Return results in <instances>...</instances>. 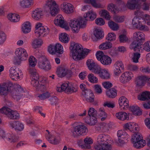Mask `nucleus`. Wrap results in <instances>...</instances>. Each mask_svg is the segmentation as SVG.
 I'll return each instance as SVG.
<instances>
[{
	"label": "nucleus",
	"mask_w": 150,
	"mask_h": 150,
	"mask_svg": "<svg viewBox=\"0 0 150 150\" xmlns=\"http://www.w3.org/2000/svg\"><path fill=\"white\" fill-rule=\"evenodd\" d=\"M5 140H6L11 142H15L17 141L18 138L14 134H9L6 136V138Z\"/></svg>",
	"instance_id": "42"
},
{
	"label": "nucleus",
	"mask_w": 150,
	"mask_h": 150,
	"mask_svg": "<svg viewBox=\"0 0 150 150\" xmlns=\"http://www.w3.org/2000/svg\"><path fill=\"white\" fill-rule=\"evenodd\" d=\"M10 76L13 80L17 81L19 79V70L15 67H11L9 70Z\"/></svg>",
	"instance_id": "20"
},
{
	"label": "nucleus",
	"mask_w": 150,
	"mask_h": 150,
	"mask_svg": "<svg viewBox=\"0 0 150 150\" xmlns=\"http://www.w3.org/2000/svg\"><path fill=\"white\" fill-rule=\"evenodd\" d=\"M45 32L46 29L44 27H41L40 29H35V34L37 37H42L46 35Z\"/></svg>",
	"instance_id": "31"
},
{
	"label": "nucleus",
	"mask_w": 150,
	"mask_h": 150,
	"mask_svg": "<svg viewBox=\"0 0 150 150\" xmlns=\"http://www.w3.org/2000/svg\"><path fill=\"white\" fill-rule=\"evenodd\" d=\"M31 30L30 23L27 22L23 24L22 30L23 33H27L30 32Z\"/></svg>",
	"instance_id": "38"
},
{
	"label": "nucleus",
	"mask_w": 150,
	"mask_h": 150,
	"mask_svg": "<svg viewBox=\"0 0 150 150\" xmlns=\"http://www.w3.org/2000/svg\"><path fill=\"white\" fill-rule=\"evenodd\" d=\"M86 3L91 4L95 8H103V6L100 3H97L95 0H85Z\"/></svg>",
	"instance_id": "41"
},
{
	"label": "nucleus",
	"mask_w": 150,
	"mask_h": 150,
	"mask_svg": "<svg viewBox=\"0 0 150 150\" xmlns=\"http://www.w3.org/2000/svg\"><path fill=\"white\" fill-rule=\"evenodd\" d=\"M57 72L58 76L60 77L66 76L67 78H70L71 76V71L62 67L58 68Z\"/></svg>",
	"instance_id": "15"
},
{
	"label": "nucleus",
	"mask_w": 150,
	"mask_h": 150,
	"mask_svg": "<svg viewBox=\"0 0 150 150\" xmlns=\"http://www.w3.org/2000/svg\"><path fill=\"white\" fill-rule=\"evenodd\" d=\"M42 43V42L41 40L36 39L34 40L32 45L33 47L35 49L40 47Z\"/></svg>",
	"instance_id": "50"
},
{
	"label": "nucleus",
	"mask_w": 150,
	"mask_h": 150,
	"mask_svg": "<svg viewBox=\"0 0 150 150\" xmlns=\"http://www.w3.org/2000/svg\"><path fill=\"white\" fill-rule=\"evenodd\" d=\"M61 135L59 133H57L54 135L47 136L46 139L50 143L54 145L58 144L61 140L60 136Z\"/></svg>",
	"instance_id": "14"
},
{
	"label": "nucleus",
	"mask_w": 150,
	"mask_h": 150,
	"mask_svg": "<svg viewBox=\"0 0 150 150\" xmlns=\"http://www.w3.org/2000/svg\"><path fill=\"white\" fill-rule=\"evenodd\" d=\"M88 77L89 81L92 83H97L98 82L97 78L92 73L88 74Z\"/></svg>",
	"instance_id": "53"
},
{
	"label": "nucleus",
	"mask_w": 150,
	"mask_h": 150,
	"mask_svg": "<svg viewBox=\"0 0 150 150\" xmlns=\"http://www.w3.org/2000/svg\"><path fill=\"white\" fill-rule=\"evenodd\" d=\"M29 72L32 77V80L39 79V76L38 73L37 72L35 69L34 68L28 69Z\"/></svg>",
	"instance_id": "35"
},
{
	"label": "nucleus",
	"mask_w": 150,
	"mask_h": 150,
	"mask_svg": "<svg viewBox=\"0 0 150 150\" xmlns=\"http://www.w3.org/2000/svg\"><path fill=\"white\" fill-rule=\"evenodd\" d=\"M36 54L38 59V67L46 71L50 70L51 68L50 63L45 56L38 52H37Z\"/></svg>",
	"instance_id": "6"
},
{
	"label": "nucleus",
	"mask_w": 150,
	"mask_h": 150,
	"mask_svg": "<svg viewBox=\"0 0 150 150\" xmlns=\"http://www.w3.org/2000/svg\"><path fill=\"white\" fill-rule=\"evenodd\" d=\"M116 116L118 119L122 120H128L129 119L127 113L125 112H121L117 113L116 114Z\"/></svg>",
	"instance_id": "32"
},
{
	"label": "nucleus",
	"mask_w": 150,
	"mask_h": 150,
	"mask_svg": "<svg viewBox=\"0 0 150 150\" xmlns=\"http://www.w3.org/2000/svg\"><path fill=\"white\" fill-rule=\"evenodd\" d=\"M140 1V0H129L126 6L129 9L134 10L140 6L139 4Z\"/></svg>",
	"instance_id": "17"
},
{
	"label": "nucleus",
	"mask_w": 150,
	"mask_h": 150,
	"mask_svg": "<svg viewBox=\"0 0 150 150\" xmlns=\"http://www.w3.org/2000/svg\"><path fill=\"white\" fill-rule=\"evenodd\" d=\"M54 22L55 25L64 28L66 30H68L69 29L67 23L64 21L63 17L61 15H59L56 17Z\"/></svg>",
	"instance_id": "11"
},
{
	"label": "nucleus",
	"mask_w": 150,
	"mask_h": 150,
	"mask_svg": "<svg viewBox=\"0 0 150 150\" xmlns=\"http://www.w3.org/2000/svg\"><path fill=\"white\" fill-rule=\"evenodd\" d=\"M12 88V83L11 82H7L2 85L0 84V95L2 96H7Z\"/></svg>",
	"instance_id": "12"
},
{
	"label": "nucleus",
	"mask_w": 150,
	"mask_h": 150,
	"mask_svg": "<svg viewBox=\"0 0 150 150\" xmlns=\"http://www.w3.org/2000/svg\"><path fill=\"white\" fill-rule=\"evenodd\" d=\"M10 126L16 130L21 131L24 128V125L18 121H14L13 122L10 123Z\"/></svg>",
	"instance_id": "23"
},
{
	"label": "nucleus",
	"mask_w": 150,
	"mask_h": 150,
	"mask_svg": "<svg viewBox=\"0 0 150 150\" xmlns=\"http://www.w3.org/2000/svg\"><path fill=\"white\" fill-rule=\"evenodd\" d=\"M85 20L81 17L71 19L69 23L72 31L74 33H77L80 28H85L86 26Z\"/></svg>",
	"instance_id": "2"
},
{
	"label": "nucleus",
	"mask_w": 150,
	"mask_h": 150,
	"mask_svg": "<svg viewBox=\"0 0 150 150\" xmlns=\"http://www.w3.org/2000/svg\"><path fill=\"white\" fill-rule=\"evenodd\" d=\"M105 136L103 134L99 135L97 138V141L98 144L96 145H100L105 143Z\"/></svg>",
	"instance_id": "56"
},
{
	"label": "nucleus",
	"mask_w": 150,
	"mask_h": 150,
	"mask_svg": "<svg viewBox=\"0 0 150 150\" xmlns=\"http://www.w3.org/2000/svg\"><path fill=\"white\" fill-rule=\"evenodd\" d=\"M15 53L16 55L21 57L22 60L26 59L28 56L26 51L23 48H19L17 49Z\"/></svg>",
	"instance_id": "21"
},
{
	"label": "nucleus",
	"mask_w": 150,
	"mask_h": 150,
	"mask_svg": "<svg viewBox=\"0 0 150 150\" xmlns=\"http://www.w3.org/2000/svg\"><path fill=\"white\" fill-rule=\"evenodd\" d=\"M82 46L74 42H71L69 49L72 54V57L74 60L78 61L82 59Z\"/></svg>",
	"instance_id": "4"
},
{
	"label": "nucleus",
	"mask_w": 150,
	"mask_h": 150,
	"mask_svg": "<svg viewBox=\"0 0 150 150\" xmlns=\"http://www.w3.org/2000/svg\"><path fill=\"white\" fill-rule=\"evenodd\" d=\"M33 3V0H21L20 2V6L23 8L29 7Z\"/></svg>",
	"instance_id": "30"
},
{
	"label": "nucleus",
	"mask_w": 150,
	"mask_h": 150,
	"mask_svg": "<svg viewBox=\"0 0 150 150\" xmlns=\"http://www.w3.org/2000/svg\"><path fill=\"white\" fill-rule=\"evenodd\" d=\"M82 94L86 98V100L88 102L91 103L92 104L96 105L97 102L94 100L95 96L92 91L90 90H88L84 93Z\"/></svg>",
	"instance_id": "13"
},
{
	"label": "nucleus",
	"mask_w": 150,
	"mask_h": 150,
	"mask_svg": "<svg viewBox=\"0 0 150 150\" xmlns=\"http://www.w3.org/2000/svg\"><path fill=\"white\" fill-rule=\"evenodd\" d=\"M108 9L114 13H116L118 11V8L113 4H110L108 6Z\"/></svg>",
	"instance_id": "51"
},
{
	"label": "nucleus",
	"mask_w": 150,
	"mask_h": 150,
	"mask_svg": "<svg viewBox=\"0 0 150 150\" xmlns=\"http://www.w3.org/2000/svg\"><path fill=\"white\" fill-rule=\"evenodd\" d=\"M106 94L109 98H114L117 95V91L114 88H111L106 91Z\"/></svg>",
	"instance_id": "33"
},
{
	"label": "nucleus",
	"mask_w": 150,
	"mask_h": 150,
	"mask_svg": "<svg viewBox=\"0 0 150 150\" xmlns=\"http://www.w3.org/2000/svg\"><path fill=\"white\" fill-rule=\"evenodd\" d=\"M134 41L130 45V48L135 52H140L142 50L141 45L143 41L145 40V35L142 32L138 31L133 34Z\"/></svg>",
	"instance_id": "1"
},
{
	"label": "nucleus",
	"mask_w": 150,
	"mask_h": 150,
	"mask_svg": "<svg viewBox=\"0 0 150 150\" xmlns=\"http://www.w3.org/2000/svg\"><path fill=\"white\" fill-rule=\"evenodd\" d=\"M96 13L92 10L86 13V15L84 16L83 18L85 19V22L86 24L87 21H92L96 18Z\"/></svg>",
	"instance_id": "24"
},
{
	"label": "nucleus",
	"mask_w": 150,
	"mask_h": 150,
	"mask_svg": "<svg viewBox=\"0 0 150 150\" xmlns=\"http://www.w3.org/2000/svg\"><path fill=\"white\" fill-rule=\"evenodd\" d=\"M108 25L110 28L113 30L116 31L118 29V24L113 21H109L108 22Z\"/></svg>",
	"instance_id": "45"
},
{
	"label": "nucleus",
	"mask_w": 150,
	"mask_h": 150,
	"mask_svg": "<svg viewBox=\"0 0 150 150\" xmlns=\"http://www.w3.org/2000/svg\"><path fill=\"white\" fill-rule=\"evenodd\" d=\"M133 77V74L131 72H125L122 74L120 77V81L123 83L128 82Z\"/></svg>",
	"instance_id": "19"
},
{
	"label": "nucleus",
	"mask_w": 150,
	"mask_h": 150,
	"mask_svg": "<svg viewBox=\"0 0 150 150\" xmlns=\"http://www.w3.org/2000/svg\"><path fill=\"white\" fill-rule=\"evenodd\" d=\"M48 100L50 104L52 106H57L59 103V99L56 96L51 97Z\"/></svg>",
	"instance_id": "47"
},
{
	"label": "nucleus",
	"mask_w": 150,
	"mask_h": 150,
	"mask_svg": "<svg viewBox=\"0 0 150 150\" xmlns=\"http://www.w3.org/2000/svg\"><path fill=\"white\" fill-rule=\"evenodd\" d=\"M22 60H23L21 58V57L16 55L13 60V62L16 65H19L21 64V62Z\"/></svg>",
	"instance_id": "63"
},
{
	"label": "nucleus",
	"mask_w": 150,
	"mask_h": 150,
	"mask_svg": "<svg viewBox=\"0 0 150 150\" xmlns=\"http://www.w3.org/2000/svg\"><path fill=\"white\" fill-rule=\"evenodd\" d=\"M116 38L115 34L112 33H108L106 39L107 41L110 42L113 41L115 40Z\"/></svg>",
	"instance_id": "54"
},
{
	"label": "nucleus",
	"mask_w": 150,
	"mask_h": 150,
	"mask_svg": "<svg viewBox=\"0 0 150 150\" xmlns=\"http://www.w3.org/2000/svg\"><path fill=\"white\" fill-rule=\"evenodd\" d=\"M29 68H33L36 65L37 61L36 59L34 57L31 56L29 58Z\"/></svg>",
	"instance_id": "48"
},
{
	"label": "nucleus",
	"mask_w": 150,
	"mask_h": 150,
	"mask_svg": "<svg viewBox=\"0 0 150 150\" xmlns=\"http://www.w3.org/2000/svg\"><path fill=\"white\" fill-rule=\"evenodd\" d=\"M59 39L61 42L64 43H68L69 40L66 33H62L59 36Z\"/></svg>",
	"instance_id": "46"
},
{
	"label": "nucleus",
	"mask_w": 150,
	"mask_h": 150,
	"mask_svg": "<svg viewBox=\"0 0 150 150\" xmlns=\"http://www.w3.org/2000/svg\"><path fill=\"white\" fill-rule=\"evenodd\" d=\"M43 16L42 11L40 8H37L33 11L32 15L33 18L36 20H38L42 18Z\"/></svg>",
	"instance_id": "26"
},
{
	"label": "nucleus",
	"mask_w": 150,
	"mask_h": 150,
	"mask_svg": "<svg viewBox=\"0 0 150 150\" xmlns=\"http://www.w3.org/2000/svg\"><path fill=\"white\" fill-rule=\"evenodd\" d=\"M119 41L121 43H125L127 42L128 39L127 37L125 34H121L119 37Z\"/></svg>",
	"instance_id": "59"
},
{
	"label": "nucleus",
	"mask_w": 150,
	"mask_h": 150,
	"mask_svg": "<svg viewBox=\"0 0 150 150\" xmlns=\"http://www.w3.org/2000/svg\"><path fill=\"white\" fill-rule=\"evenodd\" d=\"M96 111L94 108H89L88 112V115L89 117L96 116Z\"/></svg>",
	"instance_id": "64"
},
{
	"label": "nucleus",
	"mask_w": 150,
	"mask_h": 150,
	"mask_svg": "<svg viewBox=\"0 0 150 150\" xmlns=\"http://www.w3.org/2000/svg\"><path fill=\"white\" fill-rule=\"evenodd\" d=\"M63 91H64L66 93H72L77 91V88L73 87L71 84L67 83H63L61 86Z\"/></svg>",
	"instance_id": "16"
},
{
	"label": "nucleus",
	"mask_w": 150,
	"mask_h": 150,
	"mask_svg": "<svg viewBox=\"0 0 150 150\" xmlns=\"http://www.w3.org/2000/svg\"><path fill=\"white\" fill-rule=\"evenodd\" d=\"M98 75L100 78L103 79H107L110 77L108 71L105 69H102Z\"/></svg>",
	"instance_id": "39"
},
{
	"label": "nucleus",
	"mask_w": 150,
	"mask_h": 150,
	"mask_svg": "<svg viewBox=\"0 0 150 150\" xmlns=\"http://www.w3.org/2000/svg\"><path fill=\"white\" fill-rule=\"evenodd\" d=\"M134 14L136 16L133 19L132 24L133 27L135 28L142 30H144L148 31L149 29L148 27L145 25H143L142 23V19L139 16L141 15V11L138 10L134 11Z\"/></svg>",
	"instance_id": "3"
},
{
	"label": "nucleus",
	"mask_w": 150,
	"mask_h": 150,
	"mask_svg": "<svg viewBox=\"0 0 150 150\" xmlns=\"http://www.w3.org/2000/svg\"><path fill=\"white\" fill-rule=\"evenodd\" d=\"M44 10L47 13L50 12L52 16H54L58 13L59 8L55 1L48 0L46 2Z\"/></svg>",
	"instance_id": "5"
},
{
	"label": "nucleus",
	"mask_w": 150,
	"mask_h": 150,
	"mask_svg": "<svg viewBox=\"0 0 150 150\" xmlns=\"http://www.w3.org/2000/svg\"><path fill=\"white\" fill-rule=\"evenodd\" d=\"M6 36L3 32L0 30V45L3 44L5 41Z\"/></svg>",
	"instance_id": "58"
},
{
	"label": "nucleus",
	"mask_w": 150,
	"mask_h": 150,
	"mask_svg": "<svg viewBox=\"0 0 150 150\" xmlns=\"http://www.w3.org/2000/svg\"><path fill=\"white\" fill-rule=\"evenodd\" d=\"M61 8L63 11L67 13H70L74 11L72 5L70 4L63 3L61 5Z\"/></svg>",
	"instance_id": "18"
},
{
	"label": "nucleus",
	"mask_w": 150,
	"mask_h": 150,
	"mask_svg": "<svg viewBox=\"0 0 150 150\" xmlns=\"http://www.w3.org/2000/svg\"><path fill=\"white\" fill-rule=\"evenodd\" d=\"M131 140L134 147L137 149L142 148L146 144L145 140L143 139L142 135L139 133L134 134Z\"/></svg>",
	"instance_id": "8"
},
{
	"label": "nucleus",
	"mask_w": 150,
	"mask_h": 150,
	"mask_svg": "<svg viewBox=\"0 0 150 150\" xmlns=\"http://www.w3.org/2000/svg\"><path fill=\"white\" fill-rule=\"evenodd\" d=\"M56 54L58 55L62 54L63 52V47L60 44L57 43L55 45Z\"/></svg>",
	"instance_id": "44"
},
{
	"label": "nucleus",
	"mask_w": 150,
	"mask_h": 150,
	"mask_svg": "<svg viewBox=\"0 0 150 150\" xmlns=\"http://www.w3.org/2000/svg\"><path fill=\"white\" fill-rule=\"evenodd\" d=\"M147 78L145 76H140L137 78L135 80V83L138 86H140L144 85L146 81L147 80Z\"/></svg>",
	"instance_id": "27"
},
{
	"label": "nucleus",
	"mask_w": 150,
	"mask_h": 150,
	"mask_svg": "<svg viewBox=\"0 0 150 150\" xmlns=\"http://www.w3.org/2000/svg\"><path fill=\"white\" fill-rule=\"evenodd\" d=\"M112 44L110 42L108 41L104 43L101 44L99 46V48L101 50H105L112 47Z\"/></svg>",
	"instance_id": "37"
},
{
	"label": "nucleus",
	"mask_w": 150,
	"mask_h": 150,
	"mask_svg": "<svg viewBox=\"0 0 150 150\" xmlns=\"http://www.w3.org/2000/svg\"><path fill=\"white\" fill-rule=\"evenodd\" d=\"M24 92L23 88L19 84L12 83V88L9 91L11 96L17 100H19L23 96Z\"/></svg>",
	"instance_id": "7"
},
{
	"label": "nucleus",
	"mask_w": 150,
	"mask_h": 150,
	"mask_svg": "<svg viewBox=\"0 0 150 150\" xmlns=\"http://www.w3.org/2000/svg\"><path fill=\"white\" fill-rule=\"evenodd\" d=\"M100 62L104 65H109L111 63L112 59L108 55H105L103 57Z\"/></svg>",
	"instance_id": "36"
},
{
	"label": "nucleus",
	"mask_w": 150,
	"mask_h": 150,
	"mask_svg": "<svg viewBox=\"0 0 150 150\" xmlns=\"http://www.w3.org/2000/svg\"><path fill=\"white\" fill-rule=\"evenodd\" d=\"M0 113L6 115L10 119L17 120L20 117L17 111L12 110L6 107H4L0 109Z\"/></svg>",
	"instance_id": "9"
},
{
	"label": "nucleus",
	"mask_w": 150,
	"mask_h": 150,
	"mask_svg": "<svg viewBox=\"0 0 150 150\" xmlns=\"http://www.w3.org/2000/svg\"><path fill=\"white\" fill-rule=\"evenodd\" d=\"M86 64L89 69L92 71L95 67V66L97 65L92 60L90 59L88 60L86 62Z\"/></svg>",
	"instance_id": "52"
},
{
	"label": "nucleus",
	"mask_w": 150,
	"mask_h": 150,
	"mask_svg": "<svg viewBox=\"0 0 150 150\" xmlns=\"http://www.w3.org/2000/svg\"><path fill=\"white\" fill-rule=\"evenodd\" d=\"M55 45H50L48 47V51L49 53L52 55L56 54Z\"/></svg>",
	"instance_id": "61"
},
{
	"label": "nucleus",
	"mask_w": 150,
	"mask_h": 150,
	"mask_svg": "<svg viewBox=\"0 0 150 150\" xmlns=\"http://www.w3.org/2000/svg\"><path fill=\"white\" fill-rule=\"evenodd\" d=\"M7 17L10 21L13 22L18 21L20 18V16L18 15L11 13L8 15Z\"/></svg>",
	"instance_id": "28"
},
{
	"label": "nucleus",
	"mask_w": 150,
	"mask_h": 150,
	"mask_svg": "<svg viewBox=\"0 0 150 150\" xmlns=\"http://www.w3.org/2000/svg\"><path fill=\"white\" fill-rule=\"evenodd\" d=\"M129 110L133 114L135 115H142V112L139 107L137 106H132L129 107Z\"/></svg>",
	"instance_id": "34"
},
{
	"label": "nucleus",
	"mask_w": 150,
	"mask_h": 150,
	"mask_svg": "<svg viewBox=\"0 0 150 150\" xmlns=\"http://www.w3.org/2000/svg\"><path fill=\"white\" fill-rule=\"evenodd\" d=\"M45 80H42L41 81L39 82L38 79L32 80L31 81V84L32 86L35 88H37L39 86L40 84L42 83L45 82Z\"/></svg>",
	"instance_id": "49"
},
{
	"label": "nucleus",
	"mask_w": 150,
	"mask_h": 150,
	"mask_svg": "<svg viewBox=\"0 0 150 150\" xmlns=\"http://www.w3.org/2000/svg\"><path fill=\"white\" fill-rule=\"evenodd\" d=\"M101 16L102 17H104L107 19H109L110 18V16L108 12L105 10H103L101 11Z\"/></svg>",
	"instance_id": "62"
},
{
	"label": "nucleus",
	"mask_w": 150,
	"mask_h": 150,
	"mask_svg": "<svg viewBox=\"0 0 150 150\" xmlns=\"http://www.w3.org/2000/svg\"><path fill=\"white\" fill-rule=\"evenodd\" d=\"M140 52H136L133 53V55L132 58V61L133 62L137 63L138 62V60L140 57V54L139 53Z\"/></svg>",
	"instance_id": "55"
},
{
	"label": "nucleus",
	"mask_w": 150,
	"mask_h": 150,
	"mask_svg": "<svg viewBox=\"0 0 150 150\" xmlns=\"http://www.w3.org/2000/svg\"><path fill=\"white\" fill-rule=\"evenodd\" d=\"M96 150H111V146L109 144L108 142L104 143L100 145H96L94 146Z\"/></svg>",
	"instance_id": "25"
},
{
	"label": "nucleus",
	"mask_w": 150,
	"mask_h": 150,
	"mask_svg": "<svg viewBox=\"0 0 150 150\" xmlns=\"http://www.w3.org/2000/svg\"><path fill=\"white\" fill-rule=\"evenodd\" d=\"M96 116H90V119L89 120H86L85 122L87 124L91 125H95L97 122Z\"/></svg>",
	"instance_id": "40"
},
{
	"label": "nucleus",
	"mask_w": 150,
	"mask_h": 150,
	"mask_svg": "<svg viewBox=\"0 0 150 150\" xmlns=\"http://www.w3.org/2000/svg\"><path fill=\"white\" fill-rule=\"evenodd\" d=\"M106 128V124L105 123L98 124L96 126V130L100 132H105Z\"/></svg>",
	"instance_id": "43"
},
{
	"label": "nucleus",
	"mask_w": 150,
	"mask_h": 150,
	"mask_svg": "<svg viewBox=\"0 0 150 150\" xmlns=\"http://www.w3.org/2000/svg\"><path fill=\"white\" fill-rule=\"evenodd\" d=\"M50 93L48 92H46L41 94L38 96L40 100H43L49 98L50 96Z\"/></svg>",
	"instance_id": "60"
},
{
	"label": "nucleus",
	"mask_w": 150,
	"mask_h": 150,
	"mask_svg": "<svg viewBox=\"0 0 150 150\" xmlns=\"http://www.w3.org/2000/svg\"><path fill=\"white\" fill-rule=\"evenodd\" d=\"M93 34L95 37H92L94 41H97L98 40L102 39L104 37V34L103 31L100 29H96L94 31Z\"/></svg>",
	"instance_id": "22"
},
{
	"label": "nucleus",
	"mask_w": 150,
	"mask_h": 150,
	"mask_svg": "<svg viewBox=\"0 0 150 150\" xmlns=\"http://www.w3.org/2000/svg\"><path fill=\"white\" fill-rule=\"evenodd\" d=\"M114 21L117 23H122L124 21V18L123 16H120L115 15L113 17Z\"/></svg>",
	"instance_id": "57"
},
{
	"label": "nucleus",
	"mask_w": 150,
	"mask_h": 150,
	"mask_svg": "<svg viewBox=\"0 0 150 150\" xmlns=\"http://www.w3.org/2000/svg\"><path fill=\"white\" fill-rule=\"evenodd\" d=\"M138 99L142 101H145L150 99V92L147 91L142 92L141 95L139 96Z\"/></svg>",
	"instance_id": "29"
},
{
	"label": "nucleus",
	"mask_w": 150,
	"mask_h": 150,
	"mask_svg": "<svg viewBox=\"0 0 150 150\" xmlns=\"http://www.w3.org/2000/svg\"><path fill=\"white\" fill-rule=\"evenodd\" d=\"M71 134L74 138H77L88 132L87 128L84 125H79L70 130Z\"/></svg>",
	"instance_id": "10"
}]
</instances>
